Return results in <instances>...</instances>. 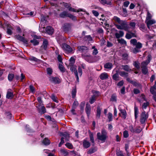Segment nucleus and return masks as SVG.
I'll return each instance as SVG.
<instances>
[{"mask_svg": "<svg viewBox=\"0 0 156 156\" xmlns=\"http://www.w3.org/2000/svg\"><path fill=\"white\" fill-rule=\"evenodd\" d=\"M53 71L51 68H48L47 69V74L49 75V76H51L52 74Z\"/></svg>", "mask_w": 156, "mask_h": 156, "instance_id": "a18cd8bd", "label": "nucleus"}, {"mask_svg": "<svg viewBox=\"0 0 156 156\" xmlns=\"http://www.w3.org/2000/svg\"><path fill=\"white\" fill-rule=\"evenodd\" d=\"M129 130L132 133L135 132V129H134L133 126L132 125H130L129 127Z\"/></svg>", "mask_w": 156, "mask_h": 156, "instance_id": "774afa93", "label": "nucleus"}, {"mask_svg": "<svg viewBox=\"0 0 156 156\" xmlns=\"http://www.w3.org/2000/svg\"><path fill=\"white\" fill-rule=\"evenodd\" d=\"M121 67L122 69L126 71L130 72L131 71L129 66L128 65H122Z\"/></svg>", "mask_w": 156, "mask_h": 156, "instance_id": "412c9836", "label": "nucleus"}, {"mask_svg": "<svg viewBox=\"0 0 156 156\" xmlns=\"http://www.w3.org/2000/svg\"><path fill=\"white\" fill-rule=\"evenodd\" d=\"M155 21L154 20H149L147 21V24L151 25L155 23Z\"/></svg>", "mask_w": 156, "mask_h": 156, "instance_id": "052dcab7", "label": "nucleus"}, {"mask_svg": "<svg viewBox=\"0 0 156 156\" xmlns=\"http://www.w3.org/2000/svg\"><path fill=\"white\" fill-rule=\"evenodd\" d=\"M110 101H116V96L115 94H114L112 95L111 98H110Z\"/></svg>", "mask_w": 156, "mask_h": 156, "instance_id": "79ce46f5", "label": "nucleus"}, {"mask_svg": "<svg viewBox=\"0 0 156 156\" xmlns=\"http://www.w3.org/2000/svg\"><path fill=\"white\" fill-rule=\"evenodd\" d=\"M113 19L115 22L118 23L119 24L120 23L122 20H120L119 18L116 16H114Z\"/></svg>", "mask_w": 156, "mask_h": 156, "instance_id": "37998d69", "label": "nucleus"}, {"mask_svg": "<svg viewBox=\"0 0 156 156\" xmlns=\"http://www.w3.org/2000/svg\"><path fill=\"white\" fill-rule=\"evenodd\" d=\"M42 143L44 145L47 146L50 144L51 141L48 138L45 137L43 139L42 141Z\"/></svg>", "mask_w": 156, "mask_h": 156, "instance_id": "dca6fc26", "label": "nucleus"}, {"mask_svg": "<svg viewBox=\"0 0 156 156\" xmlns=\"http://www.w3.org/2000/svg\"><path fill=\"white\" fill-rule=\"evenodd\" d=\"M126 80L129 83L132 84L133 85H136V82L131 80L128 77H126Z\"/></svg>", "mask_w": 156, "mask_h": 156, "instance_id": "ea45409f", "label": "nucleus"}, {"mask_svg": "<svg viewBox=\"0 0 156 156\" xmlns=\"http://www.w3.org/2000/svg\"><path fill=\"white\" fill-rule=\"evenodd\" d=\"M130 43L135 47L131 49V51L134 54H136L140 51V49L143 47L142 44L139 42H137L136 39H132L130 41Z\"/></svg>", "mask_w": 156, "mask_h": 156, "instance_id": "f257e3e1", "label": "nucleus"}, {"mask_svg": "<svg viewBox=\"0 0 156 156\" xmlns=\"http://www.w3.org/2000/svg\"><path fill=\"white\" fill-rule=\"evenodd\" d=\"M30 42L34 46H37L39 44V42L35 38H33V39L30 41Z\"/></svg>", "mask_w": 156, "mask_h": 156, "instance_id": "a878e982", "label": "nucleus"}, {"mask_svg": "<svg viewBox=\"0 0 156 156\" xmlns=\"http://www.w3.org/2000/svg\"><path fill=\"white\" fill-rule=\"evenodd\" d=\"M123 135L124 138H127L129 136L128 131L126 130L124 131L123 132Z\"/></svg>", "mask_w": 156, "mask_h": 156, "instance_id": "13d9d810", "label": "nucleus"}, {"mask_svg": "<svg viewBox=\"0 0 156 156\" xmlns=\"http://www.w3.org/2000/svg\"><path fill=\"white\" fill-rule=\"evenodd\" d=\"M148 117V114L146 113V112L145 111L142 112L141 115L140 119V122L141 123H144Z\"/></svg>", "mask_w": 156, "mask_h": 156, "instance_id": "6e6552de", "label": "nucleus"}, {"mask_svg": "<svg viewBox=\"0 0 156 156\" xmlns=\"http://www.w3.org/2000/svg\"><path fill=\"white\" fill-rule=\"evenodd\" d=\"M107 132L104 129H102L101 133L98 132L97 134V137L98 140L101 141L102 143L104 142L107 138Z\"/></svg>", "mask_w": 156, "mask_h": 156, "instance_id": "f03ea898", "label": "nucleus"}, {"mask_svg": "<svg viewBox=\"0 0 156 156\" xmlns=\"http://www.w3.org/2000/svg\"><path fill=\"white\" fill-rule=\"evenodd\" d=\"M76 86L74 88H73L72 91V98H73L76 97Z\"/></svg>", "mask_w": 156, "mask_h": 156, "instance_id": "4be33fe9", "label": "nucleus"}, {"mask_svg": "<svg viewBox=\"0 0 156 156\" xmlns=\"http://www.w3.org/2000/svg\"><path fill=\"white\" fill-rule=\"evenodd\" d=\"M46 30L47 34L49 35H52L54 33L53 28L50 26H47L46 28Z\"/></svg>", "mask_w": 156, "mask_h": 156, "instance_id": "ddd939ff", "label": "nucleus"}, {"mask_svg": "<svg viewBox=\"0 0 156 156\" xmlns=\"http://www.w3.org/2000/svg\"><path fill=\"white\" fill-rule=\"evenodd\" d=\"M15 75L13 73H9L8 75V78L9 81L11 82L14 78Z\"/></svg>", "mask_w": 156, "mask_h": 156, "instance_id": "cd10ccee", "label": "nucleus"}, {"mask_svg": "<svg viewBox=\"0 0 156 156\" xmlns=\"http://www.w3.org/2000/svg\"><path fill=\"white\" fill-rule=\"evenodd\" d=\"M129 24L132 29L133 30L135 29L136 25V23L135 22H133V21L129 23Z\"/></svg>", "mask_w": 156, "mask_h": 156, "instance_id": "de8ad7c7", "label": "nucleus"}, {"mask_svg": "<svg viewBox=\"0 0 156 156\" xmlns=\"http://www.w3.org/2000/svg\"><path fill=\"white\" fill-rule=\"evenodd\" d=\"M150 91L152 94L153 95L156 94V89H154L153 88H151L150 89Z\"/></svg>", "mask_w": 156, "mask_h": 156, "instance_id": "680f3d73", "label": "nucleus"}, {"mask_svg": "<svg viewBox=\"0 0 156 156\" xmlns=\"http://www.w3.org/2000/svg\"><path fill=\"white\" fill-rule=\"evenodd\" d=\"M119 74L120 76L125 77H127L128 76V73L124 71H121L119 72Z\"/></svg>", "mask_w": 156, "mask_h": 156, "instance_id": "c85d7f7f", "label": "nucleus"}, {"mask_svg": "<svg viewBox=\"0 0 156 156\" xmlns=\"http://www.w3.org/2000/svg\"><path fill=\"white\" fill-rule=\"evenodd\" d=\"M62 135L64 137L66 140L68 139L69 137V134L67 133H63Z\"/></svg>", "mask_w": 156, "mask_h": 156, "instance_id": "0e129e2a", "label": "nucleus"}, {"mask_svg": "<svg viewBox=\"0 0 156 156\" xmlns=\"http://www.w3.org/2000/svg\"><path fill=\"white\" fill-rule=\"evenodd\" d=\"M85 103L84 102H82L80 105V110L81 113L83 112L84 109Z\"/></svg>", "mask_w": 156, "mask_h": 156, "instance_id": "72a5a7b5", "label": "nucleus"}, {"mask_svg": "<svg viewBox=\"0 0 156 156\" xmlns=\"http://www.w3.org/2000/svg\"><path fill=\"white\" fill-rule=\"evenodd\" d=\"M69 13L66 11H63L59 14V17L61 18H64L66 17H68Z\"/></svg>", "mask_w": 156, "mask_h": 156, "instance_id": "2eb2a0df", "label": "nucleus"}, {"mask_svg": "<svg viewBox=\"0 0 156 156\" xmlns=\"http://www.w3.org/2000/svg\"><path fill=\"white\" fill-rule=\"evenodd\" d=\"M70 69L72 72L74 73L76 78V80L78 82H79V78L76 69L73 66H70Z\"/></svg>", "mask_w": 156, "mask_h": 156, "instance_id": "1a4fd4ad", "label": "nucleus"}, {"mask_svg": "<svg viewBox=\"0 0 156 156\" xmlns=\"http://www.w3.org/2000/svg\"><path fill=\"white\" fill-rule=\"evenodd\" d=\"M89 132L90 133H89L90 140L92 143H94V140L93 137V133H91L90 130L89 131Z\"/></svg>", "mask_w": 156, "mask_h": 156, "instance_id": "2f4dec72", "label": "nucleus"}, {"mask_svg": "<svg viewBox=\"0 0 156 156\" xmlns=\"http://www.w3.org/2000/svg\"><path fill=\"white\" fill-rule=\"evenodd\" d=\"M97 32L98 34H100V35H103V30L102 28H99L97 30Z\"/></svg>", "mask_w": 156, "mask_h": 156, "instance_id": "864d4df0", "label": "nucleus"}, {"mask_svg": "<svg viewBox=\"0 0 156 156\" xmlns=\"http://www.w3.org/2000/svg\"><path fill=\"white\" fill-rule=\"evenodd\" d=\"M149 63L146 60L141 63V67H147V66Z\"/></svg>", "mask_w": 156, "mask_h": 156, "instance_id": "603ef678", "label": "nucleus"}, {"mask_svg": "<svg viewBox=\"0 0 156 156\" xmlns=\"http://www.w3.org/2000/svg\"><path fill=\"white\" fill-rule=\"evenodd\" d=\"M62 48L64 50L68 53H73L74 51L72 48L69 45L66 43H64L62 44Z\"/></svg>", "mask_w": 156, "mask_h": 156, "instance_id": "423d86ee", "label": "nucleus"}, {"mask_svg": "<svg viewBox=\"0 0 156 156\" xmlns=\"http://www.w3.org/2000/svg\"><path fill=\"white\" fill-rule=\"evenodd\" d=\"M152 16L148 11H147L146 19L147 20H150Z\"/></svg>", "mask_w": 156, "mask_h": 156, "instance_id": "4d7b16f0", "label": "nucleus"}, {"mask_svg": "<svg viewBox=\"0 0 156 156\" xmlns=\"http://www.w3.org/2000/svg\"><path fill=\"white\" fill-rule=\"evenodd\" d=\"M64 138L63 137H62L61 139V141L58 144V146L59 147H61L62 145L64 143Z\"/></svg>", "mask_w": 156, "mask_h": 156, "instance_id": "69168bd1", "label": "nucleus"}, {"mask_svg": "<svg viewBox=\"0 0 156 156\" xmlns=\"http://www.w3.org/2000/svg\"><path fill=\"white\" fill-rule=\"evenodd\" d=\"M116 155L117 156H124L122 151H119L116 152Z\"/></svg>", "mask_w": 156, "mask_h": 156, "instance_id": "338daca9", "label": "nucleus"}, {"mask_svg": "<svg viewBox=\"0 0 156 156\" xmlns=\"http://www.w3.org/2000/svg\"><path fill=\"white\" fill-rule=\"evenodd\" d=\"M142 72L144 74H146L148 72V69L147 67H141Z\"/></svg>", "mask_w": 156, "mask_h": 156, "instance_id": "c03bdc74", "label": "nucleus"}, {"mask_svg": "<svg viewBox=\"0 0 156 156\" xmlns=\"http://www.w3.org/2000/svg\"><path fill=\"white\" fill-rule=\"evenodd\" d=\"M119 24L115 25L117 29L120 30H124L126 31H129V27L126 21L122 20Z\"/></svg>", "mask_w": 156, "mask_h": 156, "instance_id": "7ed1b4c3", "label": "nucleus"}, {"mask_svg": "<svg viewBox=\"0 0 156 156\" xmlns=\"http://www.w3.org/2000/svg\"><path fill=\"white\" fill-rule=\"evenodd\" d=\"M68 17L70 19H71L73 20V21H76L77 20L76 17L72 14L69 13Z\"/></svg>", "mask_w": 156, "mask_h": 156, "instance_id": "58836bf2", "label": "nucleus"}, {"mask_svg": "<svg viewBox=\"0 0 156 156\" xmlns=\"http://www.w3.org/2000/svg\"><path fill=\"white\" fill-rule=\"evenodd\" d=\"M124 35V32L121 30L119 31V33H116L115 34V36L116 37L117 39H119L120 37H123Z\"/></svg>", "mask_w": 156, "mask_h": 156, "instance_id": "f3484780", "label": "nucleus"}, {"mask_svg": "<svg viewBox=\"0 0 156 156\" xmlns=\"http://www.w3.org/2000/svg\"><path fill=\"white\" fill-rule=\"evenodd\" d=\"M78 73L79 75L80 76H81L82 74V70L80 66H78L77 69Z\"/></svg>", "mask_w": 156, "mask_h": 156, "instance_id": "3c124183", "label": "nucleus"}, {"mask_svg": "<svg viewBox=\"0 0 156 156\" xmlns=\"http://www.w3.org/2000/svg\"><path fill=\"white\" fill-rule=\"evenodd\" d=\"M84 40L88 41H91L92 40V39L90 35H88L85 36L84 37Z\"/></svg>", "mask_w": 156, "mask_h": 156, "instance_id": "e433bc0d", "label": "nucleus"}, {"mask_svg": "<svg viewBox=\"0 0 156 156\" xmlns=\"http://www.w3.org/2000/svg\"><path fill=\"white\" fill-rule=\"evenodd\" d=\"M37 100L38 102L39 103V105H38L37 106H36L37 108H38L39 107H40L41 105H42V104L43 103V101L41 100V98L40 97H39L37 98Z\"/></svg>", "mask_w": 156, "mask_h": 156, "instance_id": "a19ab883", "label": "nucleus"}, {"mask_svg": "<svg viewBox=\"0 0 156 156\" xmlns=\"http://www.w3.org/2000/svg\"><path fill=\"white\" fill-rule=\"evenodd\" d=\"M48 44V41L46 40H44L43 41L42 45L41 46V48H43L45 50H47Z\"/></svg>", "mask_w": 156, "mask_h": 156, "instance_id": "aec40b11", "label": "nucleus"}, {"mask_svg": "<svg viewBox=\"0 0 156 156\" xmlns=\"http://www.w3.org/2000/svg\"><path fill=\"white\" fill-rule=\"evenodd\" d=\"M29 60L30 61H34L36 62H39L40 60L34 57H31L29 58Z\"/></svg>", "mask_w": 156, "mask_h": 156, "instance_id": "4c0bfd02", "label": "nucleus"}, {"mask_svg": "<svg viewBox=\"0 0 156 156\" xmlns=\"http://www.w3.org/2000/svg\"><path fill=\"white\" fill-rule=\"evenodd\" d=\"M78 51L81 53L87 51L88 48L87 47L84 45L80 46L77 47Z\"/></svg>", "mask_w": 156, "mask_h": 156, "instance_id": "f8f14e48", "label": "nucleus"}, {"mask_svg": "<svg viewBox=\"0 0 156 156\" xmlns=\"http://www.w3.org/2000/svg\"><path fill=\"white\" fill-rule=\"evenodd\" d=\"M58 68L62 72L64 73L65 72L66 69L65 67L61 64H59Z\"/></svg>", "mask_w": 156, "mask_h": 156, "instance_id": "f704fd0d", "label": "nucleus"}, {"mask_svg": "<svg viewBox=\"0 0 156 156\" xmlns=\"http://www.w3.org/2000/svg\"><path fill=\"white\" fill-rule=\"evenodd\" d=\"M112 115L111 113H109L108 114V121L110 122L112 120Z\"/></svg>", "mask_w": 156, "mask_h": 156, "instance_id": "6e6d98bb", "label": "nucleus"}, {"mask_svg": "<svg viewBox=\"0 0 156 156\" xmlns=\"http://www.w3.org/2000/svg\"><path fill=\"white\" fill-rule=\"evenodd\" d=\"M121 15L124 17H126L127 16V11L126 9L123 8V11L121 13Z\"/></svg>", "mask_w": 156, "mask_h": 156, "instance_id": "49530a36", "label": "nucleus"}, {"mask_svg": "<svg viewBox=\"0 0 156 156\" xmlns=\"http://www.w3.org/2000/svg\"><path fill=\"white\" fill-rule=\"evenodd\" d=\"M62 29L63 32L65 33L70 32L72 29V23H64L62 26Z\"/></svg>", "mask_w": 156, "mask_h": 156, "instance_id": "20e7f679", "label": "nucleus"}, {"mask_svg": "<svg viewBox=\"0 0 156 156\" xmlns=\"http://www.w3.org/2000/svg\"><path fill=\"white\" fill-rule=\"evenodd\" d=\"M15 37L17 39L23 42L24 44H28L27 39L22 36L18 34L15 35Z\"/></svg>", "mask_w": 156, "mask_h": 156, "instance_id": "0eeeda50", "label": "nucleus"}, {"mask_svg": "<svg viewBox=\"0 0 156 156\" xmlns=\"http://www.w3.org/2000/svg\"><path fill=\"white\" fill-rule=\"evenodd\" d=\"M100 78L101 80L107 79V73H102L100 76Z\"/></svg>", "mask_w": 156, "mask_h": 156, "instance_id": "b1692460", "label": "nucleus"}, {"mask_svg": "<svg viewBox=\"0 0 156 156\" xmlns=\"http://www.w3.org/2000/svg\"><path fill=\"white\" fill-rule=\"evenodd\" d=\"M6 26L7 30V34L10 35H11L12 34V30H13V27L9 23L6 24Z\"/></svg>", "mask_w": 156, "mask_h": 156, "instance_id": "9b49d317", "label": "nucleus"}, {"mask_svg": "<svg viewBox=\"0 0 156 156\" xmlns=\"http://www.w3.org/2000/svg\"><path fill=\"white\" fill-rule=\"evenodd\" d=\"M118 41L120 44L125 45H126L127 44L126 42V41L123 39L121 38V39H118Z\"/></svg>", "mask_w": 156, "mask_h": 156, "instance_id": "7c9ffc66", "label": "nucleus"}, {"mask_svg": "<svg viewBox=\"0 0 156 156\" xmlns=\"http://www.w3.org/2000/svg\"><path fill=\"white\" fill-rule=\"evenodd\" d=\"M65 146L69 149H72L73 148V146L72 144L69 143H66L65 144Z\"/></svg>", "mask_w": 156, "mask_h": 156, "instance_id": "09e8293b", "label": "nucleus"}, {"mask_svg": "<svg viewBox=\"0 0 156 156\" xmlns=\"http://www.w3.org/2000/svg\"><path fill=\"white\" fill-rule=\"evenodd\" d=\"M5 114L9 119H12V115L10 112H5Z\"/></svg>", "mask_w": 156, "mask_h": 156, "instance_id": "e2e57ef3", "label": "nucleus"}, {"mask_svg": "<svg viewBox=\"0 0 156 156\" xmlns=\"http://www.w3.org/2000/svg\"><path fill=\"white\" fill-rule=\"evenodd\" d=\"M133 65L137 69H139L140 68L139 63L138 62L135 61L133 63Z\"/></svg>", "mask_w": 156, "mask_h": 156, "instance_id": "bf43d9fd", "label": "nucleus"}, {"mask_svg": "<svg viewBox=\"0 0 156 156\" xmlns=\"http://www.w3.org/2000/svg\"><path fill=\"white\" fill-rule=\"evenodd\" d=\"M25 128L26 129V130L27 133H33L35 132V131L33 129H31L29 125H28L27 124L25 126Z\"/></svg>", "mask_w": 156, "mask_h": 156, "instance_id": "6ab92c4d", "label": "nucleus"}, {"mask_svg": "<svg viewBox=\"0 0 156 156\" xmlns=\"http://www.w3.org/2000/svg\"><path fill=\"white\" fill-rule=\"evenodd\" d=\"M83 147L84 148H87L89 147L90 146V143L87 140L84 139L83 140Z\"/></svg>", "mask_w": 156, "mask_h": 156, "instance_id": "4468645a", "label": "nucleus"}, {"mask_svg": "<svg viewBox=\"0 0 156 156\" xmlns=\"http://www.w3.org/2000/svg\"><path fill=\"white\" fill-rule=\"evenodd\" d=\"M95 98V95H93L91 96L89 101V102L90 104H93L96 101Z\"/></svg>", "mask_w": 156, "mask_h": 156, "instance_id": "c756f323", "label": "nucleus"}, {"mask_svg": "<svg viewBox=\"0 0 156 156\" xmlns=\"http://www.w3.org/2000/svg\"><path fill=\"white\" fill-rule=\"evenodd\" d=\"M38 108V110L39 113L42 115L46 112V109L44 106H41V108Z\"/></svg>", "mask_w": 156, "mask_h": 156, "instance_id": "a211bd4d", "label": "nucleus"}, {"mask_svg": "<svg viewBox=\"0 0 156 156\" xmlns=\"http://www.w3.org/2000/svg\"><path fill=\"white\" fill-rule=\"evenodd\" d=\"M49 80L51 82L55 84H58L61 83V80L58 77L50 76L49 77Z\"/></svg>", "mask_w": 156, "mask_h": 156, "instance_id": "39448f33", "label": "nucleus"}, {"mask_svg": "<svg viewBox=\"0 0 156 156\" xmlns=\"http://www.w3.org/2000/svg\"><path fill=\"white\" fill-rule=\"evenodd\" d=\"M14 96L13 92L8 91L7 93L6 98L8 99H11Z\"/></svg>", "mask_w": 156, "mask_h": 156, "instance_id": "5701e85b", "label": "nucleus"}, {"mask_svg": "<svg viewBox=\"0 0 156 156\" xmlns=\"http://www.w3.org/2000/svg\"><path fill=\"white\" fill-rule=\"evenodd\" d=\"M60 152L64 156H67L69 154V152L67 150L61 149L60 150Z\"/></svg>", "mask_w": 156, "mask_h": 156, "instance_id": "bb28decb", "label": "nucleus"}, {"mask_svg": "<svg viewBox=\"0 0 156 156\" xmlns=\"http://www.w3.org/2000/svg\"><path fill=\"white\" fill-rule=\"evenodd\" d=\"M97 151V150L95 149V147H92L89 149L87 151V154H91L94 153Z\"/></svg>", "mask_w": 156, "mask_h": 156, "instance_id": "393cba45", "label": "nucleus"}, {"mask_svg": "<svg viewBox=\"0 0 156 156\" xmlns=\"http://www.w3.org/2000/svg\"><path fill=\"white\" fill-rule=\"evenodd\" d=\"M51 98L54 101L57 103H58V101L57 100L56 97L54 94H52L51 95Z\"/></svg>", "mask_w": 156, "mask_h": 156, "instance_id": "8fccbe9b", "label": "nucleus"}, {"mask_svg": "<svg viewBox=\"0 0 156 156\" xmlns=\"http://www.w3.org/2000/svg\"><path fill=\"white\" fill-rule=\"evenodd\" d=\"M85 110L87 116L89 118L90 115L91 110V106L89 104H86Z\"/></svg>", "mask_w": 156, "mask_h": 156, "instance_id": "9d476101", "label": "nucleus"}, {"mask_svg": "<svg viewBox=\"0 0 156 156\" xmlns=\"http://www.w3.org/2000/svg\"><path fill=\"white\" fill-rule=\"evenodd\" d=\"M79 103L77 101H74V102L72 106V108H76V107L78 105Z\"/></svg>", "mask_w": 156, "mask_h": 156, "instance_id": "5fc2aeb1", "label": "nucleus"}, {"mask_svg": "<svg viewBox=\"0 0 156 156\" xmlns=\"http://www.w3.org/2000/svg\"><path fill=\"white\" fill-rule=\"evenodd\" d=\"M101 113V109L99 106L97 107L96 116L98 119L100 118Z\"/></svg>", "mask_w": 156, "mask_h": 156, "instance_id": "473e14b6", "label": "nucleus"}, {"mask_svg": "<svg viewBox=\"0 0 156 156\" xmlns=\"http://www.w3.org/2000/svg\"><path fill=\"white\" fill-rule=\"evenodd\" d=\"M121 113L122 115V117L124 119H125L126 117V112L125 110H120Z\"/></svg>", "mask_w": 156, "mask_h": 156, "instance_id": "c9c22d12", "label": "nucleus"}]
</instances>
